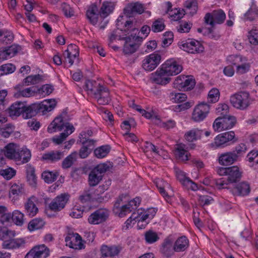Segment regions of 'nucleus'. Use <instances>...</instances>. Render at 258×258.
<instances>
[{"label":"nucleus","mask_w":258,"mask_h":258,"mask_svg":"<svg viewBox=\"0 0 258 258\" xmlns=\"http://www.w3.org/2000/svg\"><path fill=\"white\" fill-rule=\"evenodd\" d=\"M56 104V102L54 99L44 100L41 103H35L29 105H27L25 103L23 117L28 119L32 118L38 113L41 112L44 114L53 110Z\"/></svg>","instance_id":"f257e3e1"},{"label":"nucleus","mask_w":258,"mask_h":258,"mask_svg":"<svg viewBox=\"0 0 258 258\" xmlns=\"http://www.w3.org/2000/svg\"><path fill=\"white\" fill-rule=\"evenodd\" d=\"M237 141L233 131L227 132L217 136L210 146L213 148H223Z\"/></svg>","instance_id":"f03ea898"},{"label":"nucleus","mask_w":258,"mask_h":258,"mask_svg":"<svg viewBox=\"0 0 258 258\" xmlns=\"http://www.w3.org/2000/svg\"><path fill=\"white\" fill-rule=\"evenodd\" d=\"M232 106L240 110L246 109L250 104L249 94L246 91H240L230 97Z\"/></svg>","instance_id":"7ed1b4c3"},{"label":"nucleus","mask_w":258,"mask_h":258,"mask_svg":"<svg viewBox=\"0 0 258 258\" xmlns=\"http://www.w3.org/2000/svg\"><path fill=\"white\" fill-rule=\"evenodd\" d=\"M236 123V117L232 115L220 116L213 124L215 131H221L232 128Z\"/></svg>","instance_id":"20e7f679"},{"label":"nucleus","mask_w":258,"mask_h":258,"mask_svg":"<svg viewBox=\"0 0 258 258\" xmlns=\"http://www.w3.org/2000/svg\"><path fill=\"white\" fill-rule=\"evenodd\" d=\"M226 19V14L221 9L214 10L212 13L206 14L204 17V22L207 25H210L214 27L215 24H222Z\"/></svg>","instance_id":"39448f33"},{"label":"nucleus","mask_w":258,"mask_h":258,"mask_svg":"<svg viewBox=\"0 0 258 258\" xmlns=\"http://www.w3.org/2000/svg\"><path fill=\"white\" fill-rule=\"evenodd\" d=\"M178 45L181 49L190 53H199L204 50V47L200 42L193 39L182 41Z\"/></svg>","instance_id":"423d86ee"},{"label":"nucleus","mask_w":258,"mask_h":258,"mask_svg":"<svg viewBox=\"0 0 258 258\" xmlns=\"http://www.w3.org/2000/svg\"><path fill=\"white\" fill-rule=\"evenodd\" d=\"M70 195L68 193H62L54 198L49 204V208L54 212H58L64 208L69 201Z\"/></svg>","instance_id":"0eeeda50"},{"label":"nucleus","mask_w":258,"mask_h":258,"mask_svg":"<svg viewBox=\"0 0 258 258\" xmlns=\"http://www.w3.org/2000/svg\"><path fill=\"white\" fill-rule=\"evenodd\" d=\"M210 106L206 103H201L195 107L191 116L196 122H200L206 118L210 112Z\"/></svg>","instance_id":"6e6552de"},{"label":"nucleus","mask_w":258,"mask_h":258,"mask_svg":"<svg viewBox=\"0 0 258 258\" xmlns=\"http://www.w3.org/2000/svg\"><path fill=\"white\" fill-rule=\"evenodd\" d=\"M161 55L156 52L153 53L146 57L143 60L142 67L146 71L154 70L160 63Z\"/></svg>","instance_id":"1a4fd4ad"},{"label":"nucleus","mask_w":258,"mask_h":258,"mask_svg":"<svg viewBox=\"0 0 258 258\" xmlns=\"http://www.w3.org/2000/svg\"><path fill=\"white\" fill-rule=\"evenodd\" d=\"M109 211L106 209H99L92 213L88 217V222L91 224H99L105 222L109 216Z\"/></svg>","instance_id":"9d476101"},{"label":"nucleus","mask_w":258,"mask_h":258,"mask_svg":"<svg viewBox=\"0 0 258 258\" xmlns=\"http://www.w3.org/2000/svg\"><path fill=\"white\" fill-rule=\"evenodd\" d=\"M49 255V249L44 244L34 246L25 258H46Z\"/></svg>","instance_id":"9b49d317"},{"label":"nucleus","mask_w":258,"mask_h":258,"mask_svg":"<svg viewBox=\"0 0 258 258\" xmlns=\"http://www.w3.org/2000/svg\"><path fill=\"white\" fill-rule=\"evenodd\" d=\"M161 66L168 76L176 75L179 74L182 70V66L173 59H168Z\"/></svg>","instance_id":"f8f14e48"},{"label":"nucleus","mask_w":258,"mask_h":258,"mask_svg":"<svg viewBox=\"0 0 258 258\" xmlns=\"http://www.w3.org/2000/svg\"><path fill=\"white\" fill-rule=\"evenodd\" d=\"M93 96L101 105L108 104L111 100L108 89L103 86H99Z\"/></svg>","instance_id":"ddd939ff"},{"label":"nucleus","mask_w":258,"mask_h":258,"mask_svg":"<svg viewBox=\"0 0 258 258\" xmlns=\"http://www.w3.org/2000/svg\"><path fill=\"white\" fill-rule=\"evenodd\" d=\"M144 11L145 8L143 5L139 2L129 3L123 10L124 14L129 17L135 14H141Z\"/></svg>","instance_id":"4468645a"},{"label":"nucleus","mask_w":258,"mask_h":258,"mask_svg":"<svg viewBox=\"0 0 258 258\" xmlns=\"http://www.w3.org/2000/svg\"><path fill=\"white\" fill-rule=\"evenodd\" d=\"M63 114L54 118L47 127V131L49 133H53L57 131H61L66 129L67 125L71 124L69 122H64L62 117Z\"/></svg>","instance_id":"2eb2a0df"},{"label":"nucleus","mask_w":258,"mask_h":258,"mask_svg":"<svg viewBox=\"0 0 258 258\" xmlns=\"http://www.w3.org/2000/svg\"><path fill=\"white\" fill-rule=\"evenodd\" d=\"M19 147L14 143H9L4 147V153L5 156L8 159L15 161L20 160L18 154Z\"/></svg>","instance_id":"dca6fc26"},{"label":"nucleus","mask_w":258,"mask_h":258,"mask_svg":"<svg viewBox=\"0 0 258 258\" xmlns=\"http://www.w3.org/2000/svg\"><path fill=\"white\" fill-rule=\"evenodd\" d=\"M13 237H8L3 243L2 246L5 249L19 248L24 245L25 241L23 238H13Z\"/></svg>","instance_id":"f3484780"},{"label":"nucleus","mask_w":258,"mask_h":258,"mask_svg":"<svg viewBox=\"0 0 258 258\" xmlns=\"http://www.w3.org/2000/svg\"><path fill=\"white\" fill-rule=\"evenodd\" d=\"M174 239L171 237L168 236L166 238L162 244L160 251L166 257H170L174 253Z\"/></svg>","instance_id":"a211bd4d"},{"label":"nucleus","mask_w":258,"mask_h":258,"mask_svg":"<svg viewBox=\"0 0 258 258\" xmlns=\"http://www.w3.org/2000/svg\"><path fill=\"white\" fill-rule=\"evenodd\" d=\"M219 163L222 166L230 165L238 160L236 159V155L234 153L230 152L221 154L218 157Z\"/></svg>","instance_id":"6ab92c4d"},{"label":"nucleus","mask_w":258,"mask_h":258,"mask_svg":"<svg viewBox=\"0 0 258 258\" xmlns=\"http://www.w3.org/2000/svg\"><path fill=\"white\" fill-rule=\"evenodd\" d=\"M36 202L37 198L34 196H32L25 203V212L30 217H33L38 213V209L35 204Z\"/></svg>","instance_id":"aec40b11"},{"label":"nucleus","mask_w":258,"mask_h":258,"mask_svg":"<svg viewBox=\"0 0 258 258\" xmlns=\"http://www.w3.org/2000/svg\"><path fill=\"white\" fill-rule=\"evenodd\" d=\"M169 76L165 72V70L161 66L158 69L153 76V80L157 84L160 85H166L168 83L170 80Z\"/></svg>","instance_id":"412c9836"},{"label":"nucleus","mask_w":258,"mask_h":258,"mask_svg":"<svg viewBox=\"0 0 258 258\" xmlns=\"http://www.w3.org/2000/svg\"><path fill=\"white\" fill-rule=\"evenodd\" d=\"M79 54V47L73 44L69 45L67 49L63 53L64 57L68 59L69 63L71 66L73 64L74 59L78 57Z\"/></svg>","instance_id":"4be33fe9"},{"label":"nucleus","mask_w":258,"mask_h":258,"mask_svg":"<svg viewBox=\"0 0 258 258\" xmlns=\"http://www.w3.org/2000/svg\"><path fill=\"white\" fill-rule=\"evenodd\" d=\"M25 102H16L12 104L7 109L8 113L11 117L19 116L21 114L23 115Z\"/></svg>","instance_id":"5701e85b"},{"label":"nucleus","mask_w":258,"mask_h":258,"mask_svg":"<svg viewBox=\"0 0 258 258\" xmlns=\"http://www.w3.org/2000/svg\"><path fill=\"white\" fill-rule=\"evenodd\" d=\"M120 250L121 248L118 246L103 245L101 247L100 252L103 257H113L118 255Z\"/></svg>","instance_id":"b1692460"},{"label":"nucleus","mask_w":258,"mask_h":258,"mask_svg":"<svg viewBox=\"0 0 258 258\" xmlns=\"http://www.w3.org/2000/svg\"><path fill=\"white\" fill-rule=\"evenodd\" d=\"M99 12H98V9L97 6L93 4L91 5L87 10L86 12V16L90 22L95 25H96L98 21Z\"/></svg>","instance_id":"393cba45"},{"label":"nucleus","mask_w":258,"mask_h":258,"mask_svg":"<svg viewBox=\"0 0 258 258\" xmlns=\"http://www.w3.org/2000/svg\"><path fill=\"white\" fill-rule=\"evenodd\" d=\"M66 129L58 136H55L52 138V141L56 145L61 144L66 138L75 131V127L72 124L67 125Z\"/></svg>","instance_id":"a878e982"},{"label":"nucleus","mask_w":258,"mask_h":258,"mask_svg":"<svg viewBox=\"0 0 258 258\" xmlns=\"http://www.w3.org/2000/svg\"><path fill=\"white\" fill-rule=\"evenodd\" d=\"M64 156L63 152L59 151H51L43 154L42 159L51 163L57 162Z\"/></svg>","instance_id":"bb28decb"},{"label":"nucleus","mask_w":258,"mask_h":258,"mask_svg":"<svg viewBox=\"0 0 258 258\" xmlns=\"http://www.w3.org/2000/svg\"><path fill=\"white\" fill-rule=\"evenodd\" d=\"M119 39L125 40L123 50L125 54H132L135 52L139 47L138 44L133 42L128 36L121 37L119 36Z\"/></svg>","instance_id":"cd10ccee"},{"label":"nucleus","mask_w":258,"mask_h":258,"mask_svg":"<svg viewBox=\"0 0 258 258\" xmlns=\"http://www.w3.org/2000/svg\"><path fill=\"white\" fill-rule=\"evenodd\" d=\"M113 211L115 214L122 218L132 212L131 209V204H127L124 205L120 206L119 203L118 202H115L114 205Z\"/></svg>","instance_id":"c85d7f7f"},{"label":"nucleus","mask_w":258,"mask_h":258,"mask_svg":"<svg viewBox=\"0 0 258 258\" xmlns=\"http://www.w3.org/2000/svg\"><path fill=\"white\" fill-rule=\"evenodd\" d=\"M227 181L230 183L236 182L241 177V173L237 166L228 167Z\"/></svg>","instance_id":"c756f323"},{"label":"nucleus","mask_w":258,"mask_h":258,"mask_svg":"<svg viewBox=\"0 0 258 258\" xmlns=\"http://www.w3.org/2000/svg\"><path fill=\"white\" fill-rule=\"evenodd\" d=\"M189 245L188 239L184 236L178 238L174 244V249L176 252L184 251Z\"/></svg>","instance_id":"7c9ffc66"},{"label":"nucleus","mask_w":258,"mask_h":258,"mask_svg":"<svg viewBox=\"0 0 258 258\" xmlns=\"http://www.w3.org/2000/svg\"><path fill=\"white\" fill-rule=\"evenodd\" d=\"M166 6L167 7V13H169L171 17H173V20L174 21L180 19L185 15L184 10H180V9L178 10L177 9L174 10H171L172 5L169 2L166 3Z\"/></svg>","instance_id":"2f4dec72"},{"label":"nucleus","mask_w":258,"mask_h":258,"mask_svg":"<svg viewBox=\"0 0 258 258\" xmlns=\"http://www.w3.org/2000/svg\"><path fill=\"white\" fill-rule=\"evenodd\" d=\"M114 4L112 2H104L99 11L100 16L105 18L107 17L113 10Z\"/></svg>","instance_id":"473e14b6"},{"label":"nucleus","mask_w":258,"mask_h":258,"mask_svg":"<svg viewBox=\"0 0 258 258\" xmlns=\"http://www.w3.org/2000/svg\"><path fill=\"white\" fill-rule=\"evenodd\" d=\"M202 134L203 131L194 128L186 133L184 137L187 141L191 142L200 139Z\"/></svg>","instance_id":"72a5a7b5"},{"label":"nucleus","mask_w":258,"mask_h":258,"mask_svg":"<svg viewBox=\"0 0 258 258\" xmlns=\"http://www.w3.org/2000/svg\"><path fill=\"white\" fill-rule=\"evenodd\" d=\"M26 171L29 184L32 186L35 187L36 185L37 178L35 174L34 168L31 165L27 164Z\"/></svg>","instance_id":"f704fd0d"},{"label":"nucleus","mask_w":258,"mask_h":258,"mask_svg":"<svg viewBox=\"0 0 258 258\" xmlns=\"http://www.w3.org/2000/svg\"><path fill=\"white\" fill-rule=\"evenodd\" d=\"M176 157L182 161H187L188 159V152L184 149V146L182 144H178L175 150Z\"/></svg>","instance_id":"c9c22d12"},{"label":"nucleus","mask_w":258,"mask_h":258,"mask_svg":"<svg viewBox=\"0 0 258 258\" xmlns=\"http://www.w3.org/2000/svg\"><path fill=\"white\" fill-rule=\"evenodd\" d=\"M250 191V187L247 183L242 182L238 184L234 188L233 192L238 196L247 195Z\"/></svg>","instance_id":"e433bc0d"},{"label":"nucleus","mask_w":258,"mask_h":258,"mask_svg":"<svg viewBox=\"0 0 258 258\" xmlns=\"http://www.w3.org/2000/svg\"><path fill=\"white\" fill-rule=\"evenodd\" d=\"M36 93V88L34 87H32L25 89L19 90L18 91L14 93V96L16 98L21 97H30L34 96Z\"/></svg>","instance_id":"4c0bfd02"},{"label":"nucleus","mask_w":258,"mask_h":258,"mask_svg":"<svg viewBox=\"0 0 258 258\" xmlns=\"http://www.w3.org/2000/svg\"><path fill=\"white\" fill-rule=\"evenodd\" d=\"M102 175L92 169L89 174L88 182L90 186L97 185L102 179Z\"/></svg>","instance_id":"58836bf2"},{"label":"nucleus","mask_w":258,"mask_h":258,"mask_svg":"<svg viewBox=\"0 0 258 258\" xmlns=\"http://www.w3.org/2000/svg\"><path fill=\"white\" fill-rule=\"evenodd\" d=\"M59 175L57 171H45L42 173V178L46 183H50L54 181Z\"/></svg>","instance_id":"ea45409f"},{"label":"nucleus","mask_w":258,"mask_h":258,"mask_svg":"<svg viewBox=\"0 0 258 258\" xmlns=\"http://www.w3.org/2000/svg\"><path fill=\"white\" fill-rule=\"evenodd\" d=\"M110 146L104 145L95 149L94 153L97 158L101 159L107 155L110 151Z\"/></svg>","instance_id":"a19ab883"},{"label":"nucleus","mask_w":258,"mask_h":258,"mask_svg":"<svg viewBox=\"0 0 258 258\" xmlns=\"http://www.w3.org/2000/svg\"><path fill=\"white\" fill-rule=\"evenodd\" d=\"M184 6L189 11V13L191 16L197 13L198 8L197 0H186L184 2Z\"/></svg>","instance_id":"79ce46f5"},{"label":"nucleus","mask_w":258,"mask_h":258,"mask_svg":"<svg viewBox=\"0 0 258 258\" xmlns=\"http://www.w3.org/2000/svg\"><path fill=\"white\" fill-rule=\"evenodd\" d=\"M45 222L41 218H35L32 220L28 224V229L30 231H34L42 228Z\"/></svg>","instance_id":"37998d69"},{"label":"nucleus","mask_w":258,"mask_h":258,"mask_svg":"<svg viewBox=\"0 0 258 258\" xmlns=\"http://www.w3.org/2000/svg\"><path fill=\"white\" fill-rule=\"evenodd\" d=\"M99 86H102L100 84L97 83L95 81L87 80L85 83V90L88 91V93L90 95H94V93L96 92L97 89Z\"/></svg>","instance_id":"c03bdc74"},{"label":"nucleus","mask_w":258,"mask_h":258,"mask_svg":"<svg viewBox=\"0 0 258 258\" xmlns=\"http://www.w3.org/2000/svg\"><path fill=\"white\" fill-rule=\"evenodd\" d=\"M18 154L20 156V160L16 161H21L22 164L27 163L31 158V152L29 150L26 148H23L21 150L19 149Z\"/></svg>","instance_id":"a18cd8bd"},{"label":"nucleus","mask_w":258,"mask_h":258,"mask_svg":"<svg viewBox=\"0 0 258 258\" xmlns=\"http://www.w3.org/2000/svg\"><path fill=\"white\" fill-rule=\"evenodd\" d=\"M169 97L172 102L176 103L183 102L187 99L186 95L182 93L171 92L170 93Z\"/></svg>","instance_id":"49530a36"},{"label":"nucleus","mask_w":258,"mask_h":258,"mask_svg":"<svg viewBox=\"0 0 258 258\" xmlns=\"http://www.w3.org/2000/svg\"><path fill=\"white\" fill-rule=\"evenodd\" d=\"M227 61L229 64L237 66L243 61H246V59L241 55L232 54L227 57Z\"/></svg>","instance_id":"de8ad7c7"},{"label":"nucleus","mask_w":258,"mask_h":258,"mask_svg":"<svg viewBox=\"0 0 258 258\" xmlns=\"http://www.w3.org/2000/svg\"><path fill=\"white\" fill-rule=\"evenodd\" d=\"M85 134L84 133H80L79 135V141L84 146H87L89 149V148H93L96 142V140L86 138Z\"/></svg>","instance_id":"09e8293b"},{"label":"nucleus","mask_w":258,"mask_h":258,"mask_svg":"<svg viewBox=\"0 0 258 258\" xmlns=\"http://www.w3.org/2000/svg\"><path fill=\"white\" fill-rule=\"evenodd\" d=\"M77 153H73L68 156L62 162L61 166L63 169L70 168L73 164L75 160Z\"/></svg>","instance_id":"8fccbe9b"},{"label":"nucleus","mask_w":258,"mask_h":258,"mask_svg":"<svg viewBox=\"0 0 258 258\" xmlns=\"http://www.w3.org/2000/svg\"><path fill=\"white\" fill-rule=\"evenodd\" d=\"M42 80V76L39 74L27 77L23 80L26 85H34L39 83Z\"/></svg>","instance_id":"3c124183"},{"label":"nucleus","mask_w":258,"mask_h":258,"mask_svg":"<svg viewBox=\"0 0 258 258\" xmlns=\"http://www.w3.org/2000/svg\"><path fill=\"white\" fill-rule=\"evenodd\" d=\"M12 220L17 225H22L24 223V214L18 210H15L12 215Z\"/></svg>","instance_id":"603ef678"},{"label":"nucleus","mask_w":258,"mask_h":258,"mask_svg":"<svg viewBox=\"0 0 258 258\" xmlns=\"http://www.w3.org/2000/svg\"><path fill=\"white\" fill-rule=\"evenodd\" d=\"M165 27L164 21L162 19H158L153 22L151 26V30L154 32L162 31Z\"/></svg>","instance_id":"864d4df0"},{"label":"nucleus","mask_w":258,"mask_h":258,"mask_svg":"<svg viewBox=\"0 0 258 258\" xmlns=\"http://www.w3.org/2000/svg\"><path fill=\"white\" fill-rule=\"evenodd\" d=\"M145 238L148 243H153L159 239L157 234L152 230H149L145 233Z\"/></svg>","instance_id":"5fc2aeb1"},{"label":"nucleus","mask_w":258,"mask_h":258,"mask_svg":"<svg viewBox=\"0 0 258 258\" xmlns=\"http://www.w3.org/2000/svg\"><path fill=\"white\" fill-rule=\"evenodd\" d=\"M15 70V66L11 63L3 64L0 67V76L12 73Z\"/></svg>","instance_id":"6e6d98bb"},{"label":"nucleus","mask_w":258,"mask_h":258,"mask_svg":"<svg viewBox=\"0 0 258 258\" xmlns=\"http://www.w3.org/2000/svg\"><path fill=\"white\" fill-rule=\"evenodd\" d=\"M248 38L251 44L258 45V29L256 27L249 31Z\"/></svg>","instance_id":"4d7b16f0"},{"label":"nucleus","mask_w":258,"mask_h":258,"mask_svg":"<svg viewBox=\"0 0 258 258\" xmlns=\"http://www.w3.org/2000/svg\"><path fill=\"white\" fill-rule=\"evenodd\" d=\"M220 92L218 89L213 88L208 94V99L210 103H215L219 99Z\"/></svg>","instance_id":"13d9d810"},{"label":"nucleus","mask_w":258,"mask_h":258,"mask_svg":"<svg viewBox=\"0 0 258 258\" xmlns=\"http://www.w3.org/2000/svg\"><path fill=\"white\" fill-rule=\"evenodd\" d=\"M246 145L244 144L241 143L235 147L234 150L231 152L235 153V155H236V159L238 160L239 158L246 152Z\"/></svg>","instance_id":"bf43d9fd"},{"label":"nucleus","mask_w":258,"mask_h":258,"mask_svg":"<svg viewBox=\"0 0 258 258\" xmlns=\"http://www.w3.org/2000/svg\"><path fill=\"white\" fill-rule=\"evenodd\" d=\"M15 232L9 230L6 228L0 227V240H5L8 237H14Z\"/></svg>","instance_id":"052dcab7"},{"label":"nucleus","mask_w":258,"mask_h":258,"mask_svg":"<svg viewBox=\"0 0 258 258\" xmlns=\"http://www.w3.org/2000/svg\"><path fill=\"white\" fill-rule=\"evenodd\" d=\"M192 25L190 22H181L180 24L176 27L177 30L179 33H187L188 32Z\"/></svg>","instance_id":"680f3d73"},{"label":"nucleus","mask_w":258,"mask_h":258,"mask_svg":"<svg viewBox=\"0 0 258 258\" xmlns=\"http://www.w3.org/2000/svg\"><path fill=\"white\" fill-rule=\"evenodd\" d=\"M258 12L256 8L251 7L244 15V19L246 21H252L257 16Z\"/></svg>","instance_id":"e2e57ef3"},{"label":"nucleus","mask_w":258,"mask_h":258,"mask_svg":"<svg viewBox=\"0 0 258 258\" xmlns=\"http://www.w3.org/2000/svg\"><path fill=\"white\" fill-rule=\"evenodd\" d=\"M195 80L191 78L186 76L181 90L188 91L192 89L195 86Z\"/></svg>","instance_id":"0e129e2a"},{"label":"nucleus","mask_w":258,"mask_h":258,"mask_svg":"<svg viewBox=\"0 0 258 258\" xmlns=\"http://www.w3.org/2000/svg\"><path fill=\"white\" fill-rule=\"evenodd\" d=\"M16 174V171L12 168L0 170V175L7 180L11 179Z\"/></svg>","instance_id":"69168bd1"},{"label":"nucleus","mask_w":258,"mask_h":258,"mask_svg":"<svg viewBox=\"0 0 258 258\" xmlns=\"http://www.w3.org/2000/svg\"><path fill=\"white\" fill-rule=\"evenodd\" d=\"M24 192V189L21 185L14 184L11 187L10 197H11L12 195L18 196L22 195Z\"/></svg>","instance_id":"338daca9"},{"label":"nucleus","mask_w":258,"mask_h":258,"mask_svg":"<svg viewBox=\"0 0 258 258\" xmlns=\"http://www.w3.org/2000/svg\"><path fill=\"white\" fill-rule=\"evenodd\" d=\"M243 61L237 66L236 72L239 74H243L247 72L250 69V64L248 63Z\"/></svg>","instance_id":"774afa93"}]
</instances>
